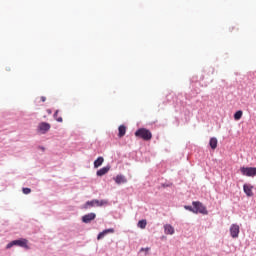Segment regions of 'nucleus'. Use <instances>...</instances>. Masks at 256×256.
<instances>
[{
  "mask_svg": "<svg viewBox=\"0 0 256 256\" xmlns=\"http://www.w3.org/2000/svg\"><path fill=\"white\" fill-rule=\"evenodd\" d=\"M135 137H139L144 141H151V139H153V134L146 128H140L135 132Z\"/></svg>",
  "mask_w": 256,
  "mask_h": 256,
  "instance_id": "nucleus-1",
  "label": "nucleus"
},
{
  "mask_svg": "<svg viewBox=\"0 0 256 256\" xmlns=\"http://www.w3.org/2000/svg\"><path fill=\"white\" fill-rule=\"evenodd\" d=\"M27 243V239L14 240L7 244L6 249H11V247L15 245H17L18 247H24V249H29V245H27Z\"/></svg>",
  "mask_w": 256,
  "mask_h": 256,
  "instance_id": "nucleus-2",
  "label": "nucleus"
},
{
  "mask_svg": "<svg viewBox=\"0 0 256 256\" xmlns=\"http://www.w3.org/2000/svg\"><path fill=\"white\" fill-rule=\"evenodd\" d=\"M240 173L245 177H255L256 168L255 167H241Z\"/></svg>",
  "mask_w": 256,
  "mask_h": 256,
  "instance_id": "nucleus-3",
  "label": "nucleus"
},
{
  "mask_svg": "<svg viewBox=\"0 0 256 256\" xmlns=\"http://www.w3.org/2000/svg\"><path fill=\"white\" fill-rule=\"evenodd\" d=\"M194 213H201L202 215H207V208L201 202H193Z\"/></svg>",
  "mask_w": 256,
  "mask_h": 256,
  "instance_id": "nucleus-4",
  "label": "nucleus"
},
{
  "mask_svg": "<svg viewBox=\"0 0 256 256\" xmlns=\"http://www.w3.org/2000/svg\"><path fill=\"white\" fill-rule=\"evenodd\" d=\"M239 225L232 224L230 227V235L233 239H237L239 237Z\"/></svg>",
  "mask_w": 256,
  "mask_h": 256,
  "instance_id": "nucleus-5",
  "label": "nucleus"
},
{
  "mask_svg": "<svg viewBox=\"0 0 256 256\" xmlns=\"http://www.w3.org/2000/svg\"><path fill=\"white\" fill-rule=\"evenodd\" d=\"M38 129L42 134H45L47 133V131H49V129H51V124L47 122H42L39 124Z\"/></svg>",
  "mask_w": 256,
  "mask_h": 256,
  "instance_id": "nucleus-6",
  "label": "nucleus"
},
{
  "mask_svg": "<svg viewBox=\"0 0 256 256\" xmlns=\"http://www.w3.org/2000/svg\"><path fill=\"white\" fill-rule=\"evenodd\" d=\"M111 171V165H107L97 171V176L98 177H103V175H107Z\"/></svg>",
  "mask_w": 256,
  "mask_h": 256,
  "instance_id": "nucleus-7",
  "label": "nucleus"
},
{
  "mask_svg": "<svg viewBox=\"0 0 256 256\" xmlns=\"http://www.w3.org/2000/svg\"><path fill=\"white\" fill-rule=\"evenodd\" d=\"M95 217H97L95 213L86 214L82 217V221L83 223H91Z\"/></svg>",
  "mask_w": 256,
  "mask_h": 256,
  "instance_id": "nucleus-8",
  "label": "nucleus"
},
{
  "mask_svg": "<svg viewBox=\"0 0 256 256\" xmlns=\"http://www.w3.org/2000/svg\"><path fill=\"white\" fill-rule=\"evenodd\" d=\"M164 233L166 235H174L175 228H173L170 224H166V225H164Z\"/></svg>",
  "mask_w": 256,
  "mask_h": 256,
  "instance_id": "nucleus-9",
  "label": "nucleus"
},
{
  "mask_svg": "<svg viewBox=\"0 0 256 256\" xmlns=\"http://www.w3.org/2000/svg\"><path fill=\"white\" fill-rule=\"evenodd\" d=\"M244 193L247 195V197H253V187L244 184L243 186Z\"/></svg>",
  "mask_w": 256,
  "mask_h": 256,
  "instance_id": "nucleus-10",
  "label": "nucleus"
},
{
  "mask_svg": "<svg viewBox=\"0 0 256 256\" xmlns=\"http://www.w3.org/2000/svg\"><path fill=\"white\" fill-rule=\"evenodd\" d=\"M114 181L115 183H117V185H121L122 183H127V179L123 175H117L114 178Z\"/></svg>",
  "mask_w": 256,
  "mask_h": 256,
  "instance_id": "nucleus-11",
  "label": "nucleus"
},
{
  "mask_svg": "<svg viewBox=\"0 0 256 256\" xmlns=\"http://www.w3.org/2000/svg\"><path fill=\"white\" fill-rule=\"evenodd\" d=\"M108 233H115V229L109 228V229L104 230L103 232L98 234L97 239H103V237H105V235H108Z\"/></svg>",
  "mask_w": 256,
  "mask_h": 256,
  "instance_id": "nucleus-12",
  "label": "nucleus"
},
{
  "mask_svg": "<svg viewBox=\"0 0 256 256\" xmlns=\"http://www.w3.org/2000/svg\"><path fill=\"white\" fill-rule=\"evenodd\" d=\"M118 131V137H125V133H127V127H125V125H121L119 126Z\"/></svg>",
  "mask_w": 256,
  "mask_h": 256,
  "instance_id": "nucleus-13",
  "label": "nucleus"
},
{
  "mask_svg": "<svg viewBox=\"0 0 256 256\" xmlns=\"http://www.w3.org/2000/svg\"><path fill=\"white\" fill-rule=\"evenodd\" d=\"M217 143H218L217 138L215 137L211 138L209 141V145L211 149H217Z\"/></svg>",
  "mask_w": 256,
  "mask_h": 256,
  "instance_id": "nucleus-14",
  "label": "nucleus"
},
{
  "mask_svg": "<svg viewBox=\"0 0 256 256\" xmlns=\"http://www.w3.org/2000/svg\"><path fill=\"white\" fill-rule=\"evenodd\" d=\"M97 203L96 200H93V201H88L85 205H84V209H89V207H94L95 204Z\"/></svg>",
  "mask_w": 256,
  "mask_h": 256,
  "instance_id": "nucleus-15",
  "label": "nucleus"
},
{
  "mask_svg": "<svg viewBox=\"0 0 256 256\" xmlns=\"http://www.w3.org/2000/svg\"><path fill=\"white\" fill-rule=\"evenodd\" d=\"M241 117H243V111L239 110L234 114V119L235 121H239V119H241Z\"/></svg>",
  "mask_w": 256,
  "mask_h": 256,
  "instance_id": "nucleus-16",
  "label": "nucleus"
},
{
  "mask_svg": "<svg viewBox=\"0 0 256 256\" xmlns=\"http://www.w3.org/2000/svg\"><path fill=\"white\" fill-rule=\"evenodd\" d=\"M138 227H139L140 229H145V227H147V220H140V221L138 222Z\"/></svg>",
  "mask_w": 256,
  "mask_h": 256,
  "instance_id": "nucleus-17",
  "label": "nucleus"
},
{
  "mask_svg": "<svg viewBox=\"0 0 256 256\" xmlns=\"http://www.w3.org/2000/svg\"><path fill=\"white\" fill-rule=\"evenodd\" d=\"M103 161H104L103 157H98L97 158V167H101V165H103Z\"/></svg>",
  "mask_w": 256,
  "mask_h": 256,
  "instance_id": "nucleus-18",
  "label": "nucleus"
},
{
  "mask_svg": "<svg viewBox=\"0 0 256 256\" xmlns=\"http://www.w3.org/2000/svg\"><path fill=\"white\" fill-rule=\"evenodd\" d=\"M143 251L145 252V255H147L149 253V251H151V248H149V247L141 248L140 253H143Z\"/></svg>",
  "mask_w": 256,
  "mask_h": 256,
  "instance_id": "nucleus-19",
  "label": "nucleus"
},
{
  "mask_svg": "<svg viewBox=\"0 0 256 256\" xmlns=\"http://www.w3.org/2000/svg\"><path fill=\"white\" fill-rule=\"evenodd\" d=\"M97 205L98 207H103V205H107V201L105 200L97 201Z\"/></svg>",
  "mask_w": 256,
  "mask_h": 256,
  "instance_id": "nucleus-20",
  "label": "nucleus"
},
{
  "mask_svg": "<svg viewBox=\"0 0 256 256\" xmlns=\"http://www.w3.org/2000/svg\"><path fill=\"white\" fill-rule=\"evenodd\" d=\"M184 209L187 211H191L192 213H195V208H192L191 206H184Z\"/></svg>",
  "mask_w": 256,
  "mask_h": 256,
  "instance_id": "nucleus-21",
  "label": "nucleus"
},
{
  "mask_svg": "<svg viewBox=\"0 0 256 256\" xmlns=\"http://www.w3.org/2000/svg\"><path fill=\"white\" fill-rule=\"evenodd\" d=\"M22 191H23L24 195H29V193H31L30 188H23Z\"/></svg>",
  "mask_w": 256,
  "mask_h": 256,
  "instance_id": "nucleus-22",
  "label": "nucleus"
},
{
  "mask_svg": "<svg viewBox=\"0 0 256 256\" xmlns=\"http://www.w3.org/2000/svg\"><path fill=\"white\" fill-rule=\"evenodd\" d=\"M57 115H59V110H56L55 113H54V118H55V119H58V118H59V116H57Z\"/></svg>",
  "mask_w": 256,
  "mask_h": 256,
  "instance_id": "nucleus-23",
  "label": "nucleus"
},
{
  "mask_svg": "<svg viewBox=\"0 0 256 256\" xmlns=\"http://www.w3.org/2000/svg\"><path fill=\"white\" fill-rule=\"evenodd\" d=\"M40 101H42V103H45V101H47V98H46L45 96H42V97L40 98Z\"/></svg>",
  "mask_w": 256,
  "mask_h": 256,
  "instance_id": "nucleus-24",
  "label": "nucleus"
},
{
  "mask_svg": "<svg viewBox=\"0 0 256 256\" xmlns=\"http://www.w3.org/2000/svg\"><path fill=\"white\" fill-rule=\"evenodd\" d=\"M56 121H58V123H63V118L62 117H58V118H56Z\"/></svg>",
  "mask_w": 256,
  "mask_h": 256,
  "instance_id": "nucleus-25",
  "label": "nucleus"
},
{
  "mask_svg": "<svg viewBox=\"0 0 256 256\" xmlns=\"http://www.w3.org/2000/svg\"><path fill=\"white\" fill-rule=\"evenodd\" d=\"M94 167L97 168V160L94 161Z\"/></svg>",
  "mask_w": 256,
  "mask_h": 256,
  "instance_id": "nucleus-26",
  "label": "nucleus"
},
{
  "mask_svg": "<svg viewBox=\"0 0 256 256\" xmlns=\"http://www.w3.org/2000/svg\"><path fill=\"white\" fill-rule=\"evenodd\" d=\"M47 113H48L49 115H51V110H50V109H48V110H47Z\"/></svg>",
  "mask_w": 256,
  "mask_h": 256,
  "instance_id": "nucleus-27",
  "label": "nucleus"
}]
</instances>
